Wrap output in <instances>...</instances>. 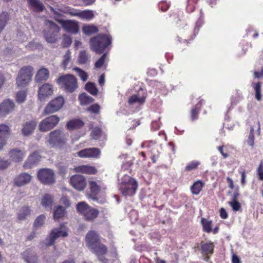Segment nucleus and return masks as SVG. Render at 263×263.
Listing matches in <instances>:
<instances>
[{"label":"nucleus","mask_w":263,"mask_h":263,"mask_svg":"<svg viewBox=\"0 0 263 263\" xmlns=\"http://www.w3.org/2000/svg\"><path fill=\"white\" fill-rule=\"evenodd\" d=\"M101 151L98 148H87L82 149L77 153L81 158H98L100 157Z\"/></svg>","instance_id":"17"},{"label":"nucleus","mask_w":263,"mask_h":263,"mask_svg":"<svg viewBox=\"0 0 263 263\" xmlns=\"http://www.w3.org/2000/svg\"><path fill=\"white\" fill-rule=\"evenodd\" d=\"M156 144V142L155 141H145L142 143V147L148 148L152 147Z\"/></svg>","instance_id":"62"},{"label":"nucleus","mask_w":263,"mask_h":263,"mask_svg":"<svg viewBox=\"0 0 263 263\" xmlns=\"http://www.w3.org/2000/svg\"><path fill=\"white\" fill-rule=\"evenodd\" d=\"M32 179L30 175L26 173H21L16 176L14 180V185L17 186H22L29 183Z\"/></svg>","instance_id":"18"},{"label":"nucleus","mask_w":263,"mask_h":263,"mask_svg":"<svg viewBox=\"0 0 263 263\" xmlns=\"http://www.w3.org/2000/svg\"><path fill=\"white\" fill-rule=\"evenodd\" d=\"M79 100L81 105H86L92 103L94 99L87 93L84 92L79 95Z\"/></svg>","instance_id":"32"},{"label":"nucleus","mask_w":263,"mask_h":263,"mask_svg":"<svg viewBox=\"0 0 263 263\" xmlns=\"http://www.w3.org/2000/svg\"><path fill=\"white\" fill-rule=\"evenodd\" d=\"M53 203V198L49 194H45L42 198L41 204L42 205L45 207H49Z\"/></svg>","instance_id":"39"},{"label":"nucleus","mask_w":263,"mask_h":263,"mask_svg":"<svg viewBox=\"0 0 263 263\" xmlns=\"http://www.w3.org/2000/svg\"><path fill=\"white\" fill-rule=\"evenodd\" d=\"M158 6L162 11H165L169 8L170 5L166 2L163 1L159 3Z\"/></svg>","instance_id":"61"},{"label":"nucleus","mask_w":263,"mask_h":263,"mask_svg":"<svg viewBox=\"0 0 263 263\" xmlns=\"http://www.w3.org/2000/svg\"><path fill=\"white\" fill-rule=\"evenodd\" d=\"M68 236V229L64 224H61L60 227L51 230L49 235V241L47 246H49L54 244L55 240L60 237H65Z\"/></svg>","instance_id":"10"},{"label":"nucleus","mask_w":263,"mask_h":263,"mask_svg":"<svg viewBox=\"0 0 263 263\" xmlns=\"http://www.w3.org/2000/svg\"><path fill=\"white\" fill-rule=\"evenodd\" d=\"M218 150L220 153L223 159L227 158L230 155V152L228 147L224 145H221L218 147Z\"/></svg>","instance_id":"48"},{"label":"nucleus","mask_w":263,"mask_h":263,"mask_svg":"<svg viewBox=\"0 0 263 263\" xmlns=\"http://www.w3.org/2000/svg\"><path fill=\"white\" fill-rule=\"evenodd\" d=\"M28 3L31 9L35 12H42L45 8L40 0H28Z\"/></svg>","instance_id":"25"},{"label":"nucleus","mask_w":263,"mask_h":263,"mask_svg":"<svg viewBox=\"0 0 263 263\" xmlns=\"http://www.w3.org/2000/svg\"><path fill=\"white\" fill-rule=\"evenodd\" d=\"M30 208L28 206L22 207L17 214V218L20 220H23L26 219V217L30 213Z\"/></svg>","instance_id":"35"},{"label":"nucleus","mask_w":263,"mask_h":263,"mask_svg":"<svg viewBox=\"0 0 263 263\" xmlns=\"http://www.w3.org/2000/svg\"><path fill=\"white\" fill-rule=\"evenodd\" d=\"M71 61V55L69 50H67L63 56L62 61V66L64 69H66Z\"/></svg>","instance_id":"45"},{"label":"nucleus","mask_w":263,"mask_h":263,"mask_svg":"<svg viewBox=\"0 0 263 263\" xmlns=\"http://www.w3.org/2000/svg\"><path fill=\"white\" fill-rule=\"evenodd\" d=\"M75 16H78L83 20L89 21L93 18L94 14L91 10L81 11L77 9Z\"/></svg>","instance_id":"27"},{"label":"nucleus","mask_w":263,"mask_h":263,"mask_svg":"<svg viewBox=\"0 0 263 263\" xmlns=\"http://www.w3.org/2000/svg\"><path fill=\"white\" fill-rule=\"evenodd\" d=\"M160 117H159L157 120H154L151 123V129L154 130H157L161 126V123L160 121Z\"/></svg>","instance_id":"52"},{"label":"nucleus","mask_w":263,"mask_h":263,"mask_svg":"<svg viewBox=\"0 0 263 263\" xmlns=\"http://www.w3.org/2000/svg\"><path fill=\"white\" fill-rule=\"evenodd\" d=\"M72 41L70 37L66 35L64 36V38L62 41V45L63 47H68L71 44Z\"/></svg>","instance_id":"58"},{"label":"nucleus","mask_w":263,"mask_h":263,"mask_svg":"<svg viewBox=\"0 0 263 263\" xmlns=\"http://www.w3.org/2000/svg\"><path fill=\"white\" fill-rule=\"evenodd\" d=\"M75 172L86 175H96L98 173L97 168L92 165H81L74 168Z\"/></svg>","instance_id":"19"},{"label":"nucleus","mask_w":263,"mask_h":263,"mask_svg":"<svg viewBox=\"0 0 263 263\" xmlns=\"http://www.w3.org/2000/svg\"><path fill=\"white\" fill-rule=\"evenodd\" d=\"M66 140V135L60 129L54 130L49 134L48 142L52 146H63L65 145Z\"/></svg>","instance_id":"6"},{"label":"nucleus","mask_w":263,"mask_h":263,"mask_svg":"<svg viewBox=\"0 0 263 263\" xmlns=\"http://www.w3.org/2000/svg\"><path fill=\"white\" fill-rule=\"evenodd\" d=\"M138 188V183L133 178H129L127 182L121 183L120 190L124 196H133L136 192Z\"/></svg>","instance_id":"9"},{"label":"nucleus","mask_w":263,"mask_h":263,"mask_svg":"<svg viewBox=\"0 0 263 263\" xmlns=\"http://www.w3.org/2000/svg\"><path fill=\"white\" fill-rule=\"evenodd\" d=\"M79 62L80 64H85L88 60V56L85 51H81L79 56Z\"/></svg>","instance_id":"50"},{"label":"nucleus","mask_w":263,"mask_h":263,"mask_svg":"<svg viewBox=\"0 0 263 263\" xmlns=\"http://www.w3.org/2000/svg\"><path fill=\"white\" fill-rule=\"evenodd\" d=\"M36 125L34 121H29L26 122L24 125L22 129V134L25 136L30 135L35 129Z\"/></svg>","instance_id":"26"},{"label":"nucleus","mask_w":263,"mask_h":263,"mask_svg":"<svg viewBox=\"0 0 263 263\" xmlns=\"http://www.w3.org/2000/svg\"><path fill=\"white\" fill-rule=\"evenodd\" d=\"M73 70L78 73V76L83 82L87 81L88 74L86 72L78 67L74 68Z\"/></svg>","instance_id":"46"},{"label":"nucleus","mask_w":263,"mask_h":263,"mask_svg":"<svg viewBox=\"0 0 263 263\" xmlns=\"http://www.w3.org/2000/svg\"><path fill=\"white\" fill-rule=\"evenodd\" d=\"M110 44L111 38L103 34H99L90 40L91 49L97 53H102Z\"/></svg>","instance_id":"2"},{"label":"nucleus","mask_w":263,"mask_h":263,"mask_svg":"<svg viewBox=\"0 0 263 263\" xmlns=\"http://www.w3.org/2000/svg\"><path fill=\"white\" fill-rule=\"evenodd\" d=\"M204 183L201 180L195 181L191 186V191L193 195H199L203 187L204 186Z\"/></svg>","instance_id":"31"},{"label":"nucleus","mask_w":263,"mask_h":263,"mask_svg":"<svg viewBox=\"0 0 263 263\" xmlns=\"http://www.w3.org/2000/svg\"><path fill=\"white\" fill-rule=\"evenodd\" d=\"M57 82L66 92H72L78 88L77 80L72 74H65L60 77Z\"/></svg>","instance_id":"5"},{"label":"nucleus","mask_w":263,"mask_h":263,"mask_svg":"<svg viewBox=\"0 0 263 263\" xmlns=\"http://www.w3.org/2000/svg\"><path fill=\"white\" fill-rule=\"evenodd\" d=\"M69 182L74 189L79 191H83L87 185L86 178L80 174L72 176L70 178Z\"/></svg>","instance_id":"11"},{"label":"nucleus","mask_w":263,"mask_h":263,"mask_svg":"<svg viewBox=\"0 0 263 263\" xmlns=\"http://www.w3.org/2000/svg\"><path fill=\"white\" fill-rule=\"evenodd\" d=\"M86 90L90 93L93 96L97 95L98 90L96 88L94 83L91 82H88L85 85Z\"/></svg>","instance_id":"42"},{"label":"nucleus","mask_w":263,"mask_h":263,"mask_svg":"<svg viewBox=\"0 0 263 263\" xmlns=\"http://www.w3.org/2000/svg\"><path fill=\"white\" fill-rule=\"evenodd\" d=\"M59 122L58 116H48L39 125L40 130L47 132L54 127Z\"/></svg>","instance_id":"12"},{"label":"nucleus","mask_w":263,"mask_h":263,"mask_svg":"<svg viewBox=\"0 0 263 263\" xmlns=\"http://www.w3.org/2000/svg\"><path fill=\"white\" fill-rule=\"evenodd\" d=\"M14 104L12 101L9 99L4 100L0 104V114H8L14 109Z\"/></svg>","instance_id":"23"},{"label":"nucleus","mask_w":263,"mask_h":263,"mask_svg":"<svg viewBox=\"0 0 263 263\" xmlns=\"http://www.w3.org/2000/svg\"><path fill=\"white\" fill-rule=\"evenodd\" d=\"M45 216L44 215L39 216L35 220L33 227L35 229L42 226L44 222Z\"/></svg>","instance_id":"47"},{"label":"nucleus","mask_w":263,"mask_h":263,"mask_svg":"<svg viewBox=\"0 0 263 263\" xmlns=\"http://www.w3.org/2000/svg\"><path fill=\"white\" fill-rule=\"evenodd\" d=\"M53 87L51 85L46 83L39 88V98L40 101H44L46 97L51 96L53 93Z\"/></svg>","instance_id":"20"},{"label":"nucleus","mask_w":263,"mask_h":263,"mask_svg":"<svg viewBox=\"0 0 263 263\" xmlns=\"http://www.w3.org/2000/svg\"><path fill=\"white\" fill-rule=\"evenodd\" d=\"M106 57V53L103 54L100 59L96 62L95 67L96 68H101L105 62V60Z\"/></svg>","instance_id":"57"},{"label":"nucleus","mask_w":263,"mask_h":263,"mask_svg":"<svg viewBox=\"0 0 263 263\" xmlns=\"http://www.w3.org/2000/svg\"><path fill=\"white\" fill-rule=\"evenodd\" d=\"M102 135V130L101 128L99 127H95L93 128L90 133V137L92 139L98 140Z\"/></svg>","instance_id":"41"},{"label":"nucleus","mask_w":263,"mask_h":263,"mask_svg":"<svg viewBox=\"0 0 263 263\" xmlns=\"http://www.w3.org/2000/svg\"><path fill=\"white\" fill-rule=\"evenodd\" d=\"M229 204L232 207L234 211H238L241 208V204L238 201H232L229 202Z\"/></svg>","instance_id":"56"},{"label":"nucleus","mask_w":263,"mask_h":263,"mask_svg":"<svg viewBox=\"0 0 263 263\" xmlns=\"http://www.w3.org/2000/svg\"><path fill=\"white\" fill-rule=\"evenodd\" d=\"M37 177L40 181L45 185H51L55 182L54 172L49 168H42L38 172Z\"/></svg>","instance_id":"8"},{"label":"nucleus","mask_w":263,"mask_h":263,"mask_svg":"<svg viewBox=\"0 0 263 263\" xmlns=\"http://www.w3.org/2000/svg\"><path fill=\"white\" fill-rule=\"evenodd\" d=\"M77 210L86 221H93L98 216L99 211L89 205L85 202H79L77 205Z\"/></svg>","instance_id":"3"},{"label":"nucleus","mask_w":263,"mask_h":263,"mask_svg":"<svg viewBox=\"0 0 263 263\" xmlns=\"http://www.w3.org/2000/svg\"><path fill=\"white\" fill-rule=\"evenodd\" d=\"M100 106L97 104H94L88 108V110L92 114H98L99 113Z\"/></svg>","instance_id":"54"},{"label":"nucleus","mask_w":263,"mask_h":263,"mask_svg":"<svg viewBox=\"0 0 263 263\" xmlns=\"http://www.w3.org/2000/svg\"><path fill=\"white\" fill-rule=\"evenodd\" d=\"M49 72L47 69L42 68L37 72L35 77V80L36 82L42 81H46L49 78Z\"/></svg>","instance_id":"29"},{"label":"nucleus","mask_w":263,"mask_h":263,"mask_svg":"<svg viewBox=\"0 0 263 263\" xmlns=\"http://www.w3.org/2000/svg\"><path fill=\"white\" fill-rule=\"evenodd\" d=\"M252 86L255 91V98L257 101H260L261 98V83L258 82L252 83Z\"/></svg>","instance_id":"43"},{"label":"nucleus","mask_w":263,"mask_h":263,"mask_svg":"<svg viewBox=\"0 0 263 263\" xmlns=\"http://www.w3.org/2000/svg\"><path fill=\"white\" fill-rule=\"evenodd\" d=\"M60 202L65 206V208H68L70 206V201L68 197L65 196H63L60 199Z\"/></svg>","instance_id":"59"},{"label":"nucleus","mask_w":263,"mask_h":263,"mask_svg":"<svg viewBox=\"0 0 263 263\" xmlns=\"http://www.w3.org/2000/svg\"><path fill=\"white\" fill-rule=\"evenodd\" d=\"M22 255L27 263H38V260L36 255L30 250H27L24 252Z\"/></svg>","instance_id":"28"},{"label":"nucleus","mask_w":263,"mask_h":263,"mask_svg":"<svg viewBox=\"0 0 263 263\" xmlns=\"http://www.w3.org/2000/svg\"><path fill=\"white\" fill-rule=\"evenodd\" d=\"M89 185L91 195L96 197L101 190V187L95 181H90Z\"/></svg>","instance_id":"34"},{"label":"nucleus","mask_w":263,"mask_h":263,"mask_svg":"<svg viewBox=\"0 0 263 263\" xmlns=\"http://www.w3.org/2000/svg\"><path fill=\"white\" fill-rule=\"evenodd\" d=\"M33 67L30 66L23 67L20 69L16 79L18 87H25L29 83L33 76Z\"/></svg>","instance_id":"4"},{"label":"nucleus","mask_w":263,"mask_h":263,"mask_svg":"<svg viewBox=\"0 0 263 263\" xmlns=\"http://www.w3.org/2000/svg\"><path fill=\"white\" fill-rule=\"evenodd\" d=\"M41 156L37 152L32 153L28 158L27 161L24 164L25 168H31L33 166L37 164L40 161Z\"/></svg>","instance_id":"22"},{"label":"nucleus","mask_w":263,"mask_h":263,"mask_svg":"<svg viewBox=\"0 0 263 263\" xmlns=\"http://www.w3.org/2000/svg\"><path fill=\"white\" fill-rule=\"evenodd\" d=\"M238 172L239 174L241 175V184L242 185H245L246 183V172L245 168L242 167H240Z\"/></svg>","instance_id":"53"},{"label":"nucleus","mask_w":263,"mask_h":263,"mask_svg":"<svg viewBox=\"0 0 263 263\" xmlns=\"http://www.w3.org/2000/svg\"><path fill=\"white\" fill-rule=\"evenodd\" d=\"M147 94L146 90L140 88L137 93L130 96L128 103L129 105L138 104L139 105L143 104L145 101Z\"/></svg>","instance_id":"14"},{"label":"nucleus","mask_w":263,"mask_h":263,"mask_svg":"<svg viewBox=\"0 0 263 263\" xmlns=\"http://www.w3.org/2000/svg\"><path fill=\"white\" fill-rule=\"evenodd\" d=\"M64 100L62 97H59L50 101L45 108L47 114L54 113L58 111L63 106Z\"/></svg>","instance_id":"13"},{"label":"nucleus","mask_w":263,"mask_h":263,"mask_svg":"<svg viewBox=\"0 0 263 263\" xmlns=\"http://www.w3.org/2000/svg\"><path fill=\"white\" fill-rule=\"evenodd\" d=\"M45 25L48 29L45 30V39L49 43H55L57 40V33L60 31L59 27L54 22L49 20L46 21Z\"/></svg>","instance_id":"7"},{"label":"nucleus","mask_w":263,"mask_h":263,"mask_svg":"<svg viewBox=\"0 0 263 263\" xmlns=\"http://www.w3.org/2000/svg\"><path fill=\"white\" fill-rule=\"evenodd\" d=\"M59 10L64 13L69 14L71 16H75L77 9L68 6L61 7Z\"/></svg>","instance_id":"44"},{"label":"nucleus","mask_w":263,"mask_h":263,"mask_svg":"<svg viewBox=\"0 0 263 263\" xmlns=\"http://www.w3.org/2000/svg\"><path fill=\"white\" fill-rule=\"evenodd\" d=\"M9 20V14L3 12L0 14V32L4 29Z\"/></svg>","instance_id":"38"},{"label":"nucleus","mask_w":263,"mask_h":263,"mask_svg":"<svg viewBox=\"0 0 263 263\" xmlns=\"http://www.w3.org/2000/svg\"><path fill=\"white\" fill-rule=\"evenodd\" d=\"M66 210L61 205L58 206L53 212V218L55 220H58L65 216Z\"/></svg>","instance_id":"33"},{"label":"nucleus","mask_w":263,"mask_h":263,"mask_svg":"<svg viewBox=\"0 0 263 263\" xmlns=\"http://www.w3.org/2000/svg\"><path fill=\"white\" fill-rule=\"evenodd\" d=\"M201 224L202 226V230L204 232L210 233L212 231V221L208 220L204 218H202L201 219Z\"/></svg>","instance_id":"37"},{"label":"nucleus","mask_w":263,"mask_h":263,"mask_svg":"<svg viewBox=\"0 0 263 263\" xmlns=\"http://www.w3.org/2000/svg\"><path fill=\"white\" fill-rule=\"evenodd\" d=\"M198 0H187L186 10L188 12H192L194 9V5Z\"/></svg>","instance_id":"55"},{"label":"nucleus","mask_w":263,"mask_h":263,"mask_svg":"<svg viewBox=\"0 0 263 263\" xmlns=\"http://www.w3.org/2000/svg\"><path fill=\"white\" fill-rule=\"evenodd\" d=\"M200 164V162L197 160H193L190 162L185 166L184 170L186 172H190L197 169L198 166Z\"/></svg>","instance_id":"40"},{"label":"nucleus","mask_w":263,"mask_h":263,"mask_svg":"<svg viewBox=\"0 0 263 263\" xmlns=\"http://www.w3.org/2000/svg\"><path fill=\"white\" fill-rule=\"evenodd\" d=\"M26 98V92L25 91H20L16 93V101L21 103L23 102Z\"/></svg>","instance_id":"51"},{"label":"nucleus","mask_w":263,"mask_h":263,"mask_svg":"<svg viewBox=\"0 0 263 263\" xmlns=\"http://www.w3.org/2000/svg\"><path fill=\"white\" fill-rule=\"evenodd\" d=\"M84 125V122L82 120L79 119H74L70 120L67 123L66 128L69 130H73L80 129Z\"/></svg>","instance_id":"24"},{"label":"nucleus","mask_w":263,"mask_h":263,"mask_svg":"<svg viewBox=\"0 0 263 263\" xmlns=\"http://www.w3.org/2000/svg\"><path fill=\"white\" fill-rule=\"evenodd\" d=\"M10 134L9 127L6 124L0 125V150L6 144V138Z\"/></svg>","instance_id":"21"},{"label":"nucleus","mask_w":263,"mask_h":263,"mask_svg":"<svg viewBox=\"0 0 263 263\" xmlns=\"http://www.w3.org/2000/svg\"><path fill=\"white\" fill-rule=\"evenodd\" d=\"M10 157L12 160L15 162H19L22 160L24 157V154L17 149H11L9 152Z\"/></svg>","instance_id":"30"},{"label":"nucleus","mask_w":263,"mask_h":263,"mask_svg":"<svg viewBox=\"0 0 263 263\" xmlns=\"http://www.w3.org/2000/svg\"><path fill=\"white\" fill-rule=\"evenodd\" d=\"M86 246L102 263H107L105 256L108 252L107 246L101 242V237L95 231H89L85 236Z\"/></svg>","instance_id":"1"},{"label":"nucleus","mask_w":263,"mask_h":263,"mask_svg":"<svg viewBox=\"0 0 263 263\" xmlns=\"http://www.w3.org/2000/svg\"><path fill=\"white\" fill-rule=\"evenodd\" d=\"M41 46V45L40 43H36L34 41L30 42L28 45V47L30 48L31 49H37Z\"/></svg>","instance_id":"64"},{"label":"nucleus","mask_w":263,"mask_h":263,"mask_svg":"<svg viewBox=\"0 0 263 263\" xmlns=\"http://www.w3.org/2000/svg\"><path fill=\"white\" fill-rule=\"evenodd\" d=\"M254 128L251 127L249 135L247 139V143L249 145L253 147L254 144Z\"/></svg>","instance_id":"49"},{"label":"nucleus","mask_w":263,"mask_h":263,"mask_svg":"<svg viewBox=\"0 0 263 263\" xmlns=\"http://www.w3.org/2000/svg\"><path fill=\"white\" fill-rule=\"evenodd\" d=\"M257 174L259 179L263 180V164L262 163H260L257 169Z\"/></svg>","instance_id":"60"},{"label":"nucleus","mask_w":263,"mask_h":263,"mask_svg":"<svg viewBox=\"0 0 263 263\" xmlns=\"http://www.w3.org/2000/svg\"><path fill=\"white\" fill-rule=\"evenodd\" d=\"M203 18L201 16L196 23L195 27L194 29L195 32L198 33L200 27L203 24Z\"/></svg>","instance_id":"63"},{"label":"nucleus","mask_w":263,"mask_h":263,"mask_svg":"<svg viewBox=\"0 0 263 263\" xmlns=\"http://www.w3.org/2000/svg\"><path fill=\"white\" fill-rule=\"evenodd\" d=\"M55 20L62 25L63 28L67 32L72 34H76L78 32L79 28L77 21L72 20Z\"/></svg>","instance_id":"15"},{"label":"nucleus","mask_w":263,"mask_h":263,"mask_svg":"<svg viewBox=\"0 0 263 263\" xmlns=\"http://www.w3.org/2000/svg\"><path fill=\"white\" fill-rule=\"evenodd\" d=\"M214 242L211 241H201L200 243V251L201 253L205 256V260L208 261L209 259V255H211L214 253Z\"/></svg>","instance_id":"16"},{"label":"nucleus","mask_w":263,"mask_h":263,"mask_svg":"<svg viewBox=\"0 0 263 263\" xmlns=\"http://www.w3.org/2000/svg\"><path fill=\"white\" fill-rule=\"evenodd\" d=\"M82 30L84 33L87 35L97 33L99 31L98 28L93 25H88L83 26Z\"/></svg>","instance_id":"36"}]
</instances>
